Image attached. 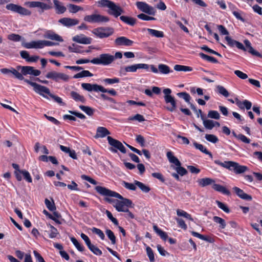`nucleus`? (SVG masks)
Returning a JSON list of instances; mask_svg holds the SVG:
<instances>
[{"instance_id":"obj_1","label":"nucleus","mask_w":262,"mask_h":262,"mask_svg":"<svg viewBox=\"0 0 262 262\" xmlns=\"http://www.w3.org/2000/svg\"><path fill=\"white\" fill-rule=\"evenodd\" d=\"M95 189L101 195L114 197L120 199V200H115L112 199L105 198V200L107 202L114 203V207L118 212L128 211L127 207L132 206V202L130 200L123 198L115 191L100 186H96Z\"/></svg>"},{"instance_id":"obj_2","label":"nucleus","mask_w":262,"mask_h":262,"mask_svg":"<svg viewBox=\"0 0 262 262\" xmlns=\"http://www.w3.org/2000/svg\"><path fill=\"white\" fill-rule=\"evenodd\" d=\"M214 162L223 168L233 171L235 174H242L248 170L247 166L239 165L238 163L232 161H225L224 162L219 160H215Z\"/></svg>"},{"instance_id":"obj_3","label":"nucleus","mask_w":262,"mask_h":262,"mask_svg":"<svg viewBox=\"0 0 262 262\" xmlns=\"http://www.w3.org/2000/svg\"><path fill=\"white\" fill-rule=\"evenodd\" d=\"M115 60L113 55L108 53L101 54L99 57L94 58L91 60L94 64L107 66L111 64Z\"/></svg>"},{"instance_id":"obj_4","label":"nucleus","mask_w":262,"mask_h":262,"mask_svg":"<svg viewBox=\"0 0 262 262\" xmlns=\"http://www.w3.org/2000/svg\"><path fill=\"white\" fill-rule=\"evenodd\" d=\"M149 67L153 73H158V70L154 65L149 66L146 63H137L126 66L124 67V71L125 72H136L138 69H144L148 71Z\"/></svg>"},{"instance_id":"obj_5","label":"nucleus","mask_w":262,"mask_h":262,"mask_svg":"<svg viewBox=\"0 0 262 262\" xmlns=\"http://www.w3.org/2000/svg\"><path fill=\"white\" fill-rule=\"evenodd\" d=\"M166 156L169 162L174 164L177 166L175 169L178 174L183 176L187 173L186 169L181 166V162L177 157L173 155L171 151H168L166 153Z\"/></svg>"},{"instance_id":"obj_6","label":"nucleus","mask_w":262,"mask_h":262,"mask_svg":"<svg viewBox=\"0 0 262 262\" xmlns=\"http://www.w3.org/2000/svg\"><path fill=\"white\" fill-rule=\"evenodd\" d=\"M92 33L100 38H106L112 35L114 29L110 27H99L93 30Z\"/></svg>"},{"instance_id":"obj_7","label":"nucleus","mask_w":262,"mask_h":262,"mask_svg":"<svg viewBox=\"0 0 262 262\" xmlns=\"http://www.w3.org/2000/svg\"><path fill=\"white\" fill-rule=\"evenodd\" d=\"M107 140L108 141L109 144L111 146L115 148H114L113 147H111L110 148V150L112 152L116 153L117 152V149H118L123 154H125L126 152V148L121 142L113 138L111 136H107Z\"/></svg>"},{"instance_id":"obj_8","label":"nucleus","mask_w":262,"mask_h":262,"mask_svg":"<svg viewBox=\"0 0 262 262\" xmlns=\"http://www.w3.org/2000/svg\"><path fill=\"white\" fill-rule=\"evenodd\" d=\"M46 77L48 79H51L56 82H58L60 80L64 81H68L70 79V77L68 75L63 73L57 72L54 71L48 72L46 74Z\"/></svg>"},{"instance_id":"obj_9","label":"nucleus","mask_w":262,"mask_h":262,"mask_svg":"<svg viewBox=\"0 0 262 262\" xmlns=\"http://www.w3.org/2000/svg\"><path fill=\"white\" fill-rule=\"evenodd\" d=\"M25 82L33 87L34 91L39 95L46 97L44 94H48L50 96L51 93L50 90L43 85H39L35 82H32L28 79H25Z\"/></svg>"},{"instance_id":"obj_10","label":"nucleus","mask_w":262,"mask_h":262,"mask_svg":"<svg viewBox=\"0 0 262 262\" xmlns=\"http://www.w3.org/2000/svg\"><path fill=\"white\" fill-rule=\"evenodd\" d=\"M164 94V99L166 103H170L171 106L167 107L168 110L170 112H173L176 108V102L173 97L170 95L171 90L169 88H166L163 90V91Z\"/></svg>"},{"instance_id":"obj_11","label":"nucleus","mask_w":262,"mask_h":262,"mask_svg":"<svg viewBox=\"0 0 262 262\" xmlns=\"http://www.w3.org/2000/svg\"><path fill=\"white\" fill-rule=\"evenodd\" d=\"M85 21L90 23L107 22L109 18L107 16H103L100 14H94L92 15H86L84 17Z\"/></svg>"},{"instance_id":"obj_12","label":"nucleus","mask_w":262,"mask_h":262,"mask_svg":"<svg viewBox=\"0 0 262 262\" xmlns=\"http://www.w3.org/2000/svg\"><path fill=\"white\" fill-rule=\"evenodd\" d=\"M6 8L7 10L17 13L23 15H30L31 12L27 9L14 4H9L6 5Z\"/></svg>"},{"instance_id":"obj_13","label":"nucleus","mask_w":262,"mask_h":262,"mask_svg":"<svg viewBox=\"0 0 262 262\" xmlns=\"http://www.w3.org/2000/svg\"><path fill=\"white\" fill-rule=\"evenodd\" d=\"M136 5L137 7L143 12L151 15H155L156 14V9L145 2H137Z\"/></svg>"},{"instance_id":"obj_14","label":"nucleus","mask_w":262,"mask_h":262,"mask_svg":"<svg viewBox=\"0 0 262 262\" xmlns=\"http://www.w3.org/2000/svg\"><path fill=\"white\" fill-rule=\"evenodd\" d=\"M177 95L180 97L183 98L186 102H187L190 106V108L196 113L197 117H199L200 114H202V111L201 110H197L195 106L190 102V100L191 99L190 95L186 92H180L177 94Z\"/></svg>"},{"instance_id":"obj_15","label":"nucleus","mask_w":262,"mask_h":262,"mask_svg":"<svg viewBox=\"0 0 262 262\" xmlns=\"http://www.w3.org/2000/svg\"><path fill=\"white\" fill-rule=\"evenodd\" d=\"M21 45L26 49H42L44 48V41L38 40L30 42H23Z\"/></svg>"},{"instance_id":"obj_16","label":"nucleus","mask_w":262,"mask_h":262,"mask_svg":"<svg viewBox=\"0 0 262 262\" xmlns=\"http://www.w3.org/2000/svg\"><path fill=\"white\" fill-rule=\"evenodd\" d=\"M108 13L115 17H117L123 13V9L115 3L112 2L109 8Z\"/></svg>"},{"instance_id":"obj_17","label":"nucleus","mask_w":262,"mask_h":262,"mask_svg":"<svg viewBox=\"0 0 262 262\" xmlns=\"http://www.w3.org/2000/svg\"><path fill=\"white\" fill-rule=\"evenodd\" d=\"M92 39L88 37L83 34L77 35L73 37L72 40L76 42L83 45H89L91 43Z\"/></svg>"},{"instance_id":"obj_18","label":"nucleus","mask_w":262,"mask_h":262,"mask_svg":"<svg viewBox=\"0 0 262 262\" xmlns=\"http://www.w3.org/2000/svg\"><path fill=\"white\" fill-rule=\"evenodd\" d=\"M115 42L117 46H124L127 47L132 46L134 43V41L133 40L124 36L117 38L115 40Z\"/></svg>"},{"instance_id":"obj_19","label":"nucleus","mask_w":262,"mask_h":262,"mask_svg":"<svg viewBox=\"0 0 262 262\" xmlns=\"http://www.w3.org/2000/svg\"><path fill=\"white\" fill-rule=\"evenodd\" d=\"M111 134L110 132L104 127L99 126L97 128L94 137L96 139L104 138Z\"/></svg>"},{"instance_id":"obj_20","label":"nucleus","mask_w":262,"mask_h":262,"mask_svg":"<svg viewBox=\"0 0 262 262\" xmlns=\"http://www.w3.org/2000/svg\"><path fill=\"white\" fill-rule=\"evenodd\" d=\"M59 22L64 26L70 27L77 25L79 20L77 19L63 17L60 19Z\"/></svg>"},{"instance_id":"obj_21","label":"nucleus","mask_w":262,"mask_h":262,"mask_svg":"<svg viewBox=\"0 0 262 262\" xmlns=\"http://www.w3.org/2000/svg\"><path fill=\"white\" fill-rule=\"evenodd\" d=\"M233 190L237 194V195L241 199L247 201H251L252 199V196L244 192V191L237 187H234L233 188Z\"/></svg>"},{"instance_id":"obj_22","label":"nucleus","mask_w":262,"mask_h":262,"mask_svg":"<svg viewBox=\"0 0 262 262\" xmlns=\"http://www.w3.org/2000/svg\"><path fill=\"white\" fill-rule=\"evenodd\" d=\"M44 37L46 38L50 39L53 40L63 42V39L62 37L52 31H48L46 32Z\"/></svg>"},{"instance_id":"obj_23","label":"nucleus","mask_w":262,"mask_h":262,"mask_svg":"<svg viewBox=\"0 0 262 262\" xmlns=\"http://www.w3.org/2000/svg\"><path fill=\"white\" fill-rule=\"evenodd\" d=\"M244 42L246 47L248 49L249 53H250V54L254 56L258 57H262V55L260 53H259L258 51L254 50V48L251 46V43L249 40L245 39L244 40Z\"/></svg>"},{"instance_id":"obj_24","label":"nucleus","mask_w":262,"mask_h":262,"mask_svg":"<svg viewBox=\"0 0 262 262\" xmlns=\"http://www.w3.org/2000/svg\"><path fill=\"white\" fill-rule=\"evenodd\" d=\"M236 104L241 109L246 108L247 110H250L252 106V103L247 100H245L243 102L239 101L237 98L235 99Z\"/></svg>"},{"instance_id":"obj_25","label":"nucleus","mask_w":262,"mask_h":262,"mask_svg":"<svg viewBox=\"0 0 262 262\" xmlns=\"http://www.w3.org/2000/svg\"><path fill=\"white\" fill-rule=\"evenodd\" d=\"M214 180L211 178H205L198 180L199 185L201 187H205L209 185L213 184Z\"/></svg>"},{"instance_id":"obj_26","label":"nucleus","mask_w":262,"mask_h":262,"mask_svg":"<svg viewBox=\"0 0 262 262\" xmlns=\"http://www.w3.org/2000/svg\"><path fill=\"white\" fill-rule=\"evenodd\" d=\"M70 96L71 98L76 102H80L82 103L85 102V99L84 96L75 91L71 92Z\"/></svg>"},{"instance_id":"obj_27","label":"nucleus","mask_w":262,"mask_h":262,"mask_svg":"<svg viewBox=\"0 0 262 262\" xmlns=\"http://www.w3.org/2000/svg\"><path fill=\"white\" fill-rule=\"evenodd\" d=\"M212 188L216 191L220 192L224 194L229 195L230 194V191L225 187L220 184H215V182L212 185Z\"/></svg>"},{"instance_id":"obj_28","label":"nucleus","mask_w":262,"mask_h":262,"mask_svg":"<svg viewBox=\"0 0 262 262\" xmlns=\"http://www.w3.org/2000/svg\"><path fill=\"white\" fill-rule=\"evenodd\" d=\"M194 146L197 149L202 151V152L205 154L206 155H208L211 158H212V154L202 144L198 143L194 141L193 143Z\"/></svg>"},{"instance_id":"obj_29","label":"nucleus","mask_w":262,"mask_h":262,"mask_svg":"<svg viewBox=\"0 0 262 262\" xmlns=\"http://www.w3.org/2000/svg\"><path fill=\"white\" fill-rule=\"evenodd\" d=\"M120 19L124 23L132 26H134L136 23L135 18L127 16H121Z\"/></svg>"},{"instance_id":"obj_30","label":"nucleus","mask_w":262,"mask_h":262,"mask_svg":"<svg viewBox=\"0 0 262 262\" xmlns=\"http://www.w3.org/2000/svg\"><path fill=\"white\" fill-rule=\"evenodd\" d=\"M153 229L155 231V232L158 234L159 236L164 241H166L168 238V235L167 233L159 229L157 226L154 225L153 226Z\"/></svg>"},{"instance_id":"obj_31","label":"nucleus","mask_w":262,"mask_h":262,"mask_svg":"<svg viewBox=\"0 0 262 262\" xmlns=\"http://www.w3.org/2000/svg\"><path fill=\"white\" fill-rule=\"evenodd\" d=\"M93 75V74L91 73L89 71L83 70L81 72L74 75L73 78L78 79L83 77H92Z\"/></svg>"},{"instance_id":"obj_32","label":"nucleus","mask_w":262,"mask_h":262,"mask_svg":"<svg viewBox=\"0 0 262 262\" xmlns=\"http://www.w3.org/2000/svg\"><path fill=\"white\" fill-rule=\"evenodd\" d=\"M53 3L58 13L62 14L66 11V8L62 6L59 1L54 0Z\"/></svg>"},{"instance_id":"obj_33","label":"nucleus","mask_w":262,"mask_h":262,"mask_svg":"<svg viewBox=\"0 0 262 262\" xmlns=\"http://www.w3.org/2000/svg\"><path fill=\"white\" fill-rule=\"evenodd\" d=\"M134 183L137 186H138L144 193H147L150 190V189L149 186L145 185L144 184L141 182L135 180Z\"/></svg>"},{"instance_id":"obj_34","label":"nucleus","mask_w":262,"mask_h":262,"mask_svg":"<svg viewBox=\"0 0 262 262\" xmlns=\"http://www.w3.org/2000/svg\"><path fill=\"white\" fill-rule=\"evenodd\" d=\"M204 127L208 129H212L214 127L213 121L212 120L205 119L203 116H201Z\"/></svg>"},{"instance_id":"obj_35","label":"nucleus","mask_w":262,"mask_h":262,"mask_svg":"<svg viewBox=\"0 0 262 262\" xmlns=\"http://www.w3.org/2000/svg\"><path fill=\"white\" fill-rule=\"evenodd\" d=\"M173 69L176 71H183V72H189L191 71L192 70V68L190 67L176 64L174 66Z\"/></svg>"},{"instance_id":"obj_36","label":"nucleus","mask_w":262,"mask_h":262,"mask_svg":"<svg viewBox=\"0 0 262 262\" xmlns=\"http://www.w3.org/2000/svg\"><path fill=\"white\" fill-rule=\"evenodd\" d=\"M158 69L160 73L163 74H167L172 71H171L170 68L164 64H160L158 66Z\"/></svg>"},{"instance_id":"obj_37","label":"nucleus","mask_w":262,"mask_h":262,"mask_svg":"<svg viewBox=\"0 0 262 262\" xmlns=\"http://www.w3.org/2000/svg\"><path fill=\"white\" fill-rule=\"evenodd\" d=\"M102 82L105 85H112L115 83H118L120 82L118 78L114 77L113 78H105L102 80Z\"/></svg>"},{"instance_id":"obj_38","label":"nucleus","mask_w":262,"mask_h":262,"mask_svg":"<svg viewBox=\"0 0 262 262\" xmlns=\"http://www.w3.org/2000/svg\"><path fill=\"white\" fill-rule=\"evenodd\" d=\"M32 67L30 66H17V69L18 70H21V72L23 75H27L28 74L31 75Z\"/></svg>"},{"instance_id":"obj_39","label":"nucleus","mask_w":262,"mask_h":262,"mask_svg":"<svg viewBox=\"0 0 262 262\" xmlns=\"http://www.w3.org/2000/svg\"><path fill=\"white\" fill-rule=\"evenodd\" d=\"M213 220L214 222L220 225L219 227L220 228L222 229L225 228L226 224L225 221L224 219L220 217L214 216L213 217Z\"/></svg>"},{"instance_id":"obj_40","label":"nucleus","mask_w":262,"mask_h":262,"mask_svg":"<svg viewBox=\"0 0 262 262\" xmlns=\"http://www.w3.org/2000/svg\"><path fill=\"white\" fill-rule=\"evenodd\" d=\"M148 32L152 36H155L156 37H163L164 36L163 32L160 31L149 29H147Z\"/></svg>"},{"instance_id":"obj_41","label":"nucleus","mask_w":262,"mask_h":262,"mask_svg":"<svg viewBox=\"0 0 262 262\" xmlns=\"http://www.w3.org/2000/svg\"><path fill=\"white\" fill-rule=\"evenodd\" d=\"M200 56L203 59L207 60L208 61L212 62V63H217V60L214 57L208 56L207 55L203 53H199Z\"/></svg>"},{"instance_id":"obj_42","label":"nucleus","mask_w":262,"mask_h":262,"mask_svg":"<svg viewBox=\"0 0 262 262\" xmlns=\"http://www.w3.org/2000/svg\"><path fill=\"white\" fill-rule=\"evenodd\" d=\"M71 241L72 242L73 245L75 246L77 249L80 251L82 252L84 251V248L83 246H82L78 241L74 237H71L70 238Z\"/></svg>"},{"instance_id":"obj_43","label":"nucleus","mask_w":262,"mask_h":262,"mask_svg":"<svg viewBox=\"0 0 262 262\" xmlns=\"http://www.w3.org/2000/svg\"><path fill=\"white\" fill-rule=\"evenodd\" d=\"M105 233L108 238L111 241V243L113 245H115L116 243V236L114 235L113 232L110 229H107L105 231Z\"/></svg>"},{"instance_id":"obj_44","label":"nucleus","mask_w":262,"mask_h":262,"mask_svg":"<svg viewBox=\"0 0 262 262\" xmlns=\"http://www.w3.org/2000/svg\"><path fill=\"white\" fill-rule=\"evenodd\" d=\"M68 7L70 12L72 13H76L79 11L83 10L82 7L74 4H69Z\"/></svg>"},{"instance_id":"obj_45","label":"nucleus","mask_w":262,"mask_h":262,"mask_svg":"<svg viewBox=\"0 0 262 262\" xmlns=\"http://www.w3.org/2000/svg\"><path fill=\"white\" fill-rule=\"evenodd\" d=\"M134 120H136L139 122H142L145 121V119H144V117H143V116H142L140 114H137L134 116H130L127 119L128 121H134Z\"/></svg>"},{"instance_id":"obj_46","label":"nucleus","mask_w":262,"mask_h":262,"mask_svg":"<svg viewBox=\"0 0 262 262\" xmlns=\"http://www.w3.org/2000/svg\"><path fill=\"white\" fill-rule=\"evenodd\" d=\"M89 249L95 255H101L102 254V251L95 245L90 244V246H88Z\"/></svg>"},{"instance_id":"obj_47","label":"nucleus","mask_w":262,"mask_h":262,"mask_svg":"<svg viewBox=\"0 0 262 262\" xmlns=\"http://www.w3.org/2000/svg\"><path fill=\"white\" fill-rule=\"evenodd\" d=\"M49 227L50 228L49 237L51 238L56 237L59 234L57 229L51 225H49Z\"/></svg>"},{"instance_id":"obj_48","label":"nucleus","mask_w":262,"mask_h":262,"mask_svg":"<svg viewBox=\"0 0 262 262\" xmlns=\"http://www.w3.org/2000/svg\"><path fill=\"white\" fill-rule=\"evenodd\" d=\"M45 203L46 207L50 211H53L56 209V207L53 200L52 202H51L48 199H46L45 200Z\"/></svg>"},{"instance_id":"obj_49","label":"nucleus","mask_w":262,"mask_h":262,"mask_svg":"<svg viewBox=\"0 0 262 262\" xmlns=\"http://www.w3.org/2000/svg\"><path fill=\"white\" fill-rule=\"evenodd\" d=\"M92 232L93 233L97 234L102 240H104L105 238V235L103 231L100 229L96 227H93L91 229Z\"/></svg>"},{"instance_id":"obj_50","label":"nucleus","mask_w":262,"mask_h":262,"mask_svg":"<svg viewBox=\"0 0 262 262\" xmlns=\"http://www.w3.org/2000/svg\"><path fill=\"white\" fill-rule=\"evenodd\" d=\"M79 108L89 116H92L94 114L93 109L89 106L80 105Z\"/></svg>"},{"instance_id":"obj_51","label":"nucleus","mask_w":262,"mask_h":262,"mask_svg":"<svg viewBox=\"0 0 262 262\" xmlns=\"http://www.w3.org/2000/svg\"><path fill=\"white\" fill-rule=\"evenodd\" d=\"M18 71V69L16 70L14 68H11V74L13 75L16 78L20 80H24L25 81V79L23 76L22 73H20Z\"/></svg>"},{"instance_id":"obj_52","label":"nucleus","mask_w":262,"mask_h":262,"mask_svg":"<svg viewBox=\"0 0 262 262\" xmlns=\"http://www.w3.org/2000/svg\"><path fill=\"white\" fill-rule=\"evenodd\" d=\"M216 88L217 89L218 93L224 97H228L229 96V92L224 86L222 85H217Z\"/></svg>"},{"instance_id":"obj_53","label":"nucleus","mask_w":262,"mask_h":262,"mask_svg":"<svg viewBox=\"0 0 262 262\" xmlns=\"http://www.w3.org/2000/svg\"><path fill=\"white\" fill-rule=\"evenodd\" d=\"M205 138L208 141L213 143H216L219 141L218 138L214 135L206 134Z\"/></svg>"},{"instance_id":"obj_54","label":"nucleus","mask_w":262,"mask_h":262,"mask_svg":"<svg viewBox=\"0 0 262 262\" xmlns=\"http://www.w3.org/2000/svg\"><path fill=\"white\" fill-rule=\"evenodd\" d=\"M122 186H123L125 188L130 190H135L136 189V185L132 183H129L126 182L124 181H123L121 183Z\"/></svg>"},{"instance_id":"obj_55","label":"nucleus","mask_w":262,"mask_h":262,"mask_svg":"<svg viewBox=\"0 0 262 262\" xmlns=\"http://www.w3.org/2000/svg\"><path fill=\"white\" fill-rule=\"evenodd\" d=\"M146 251L150 261L154 262L155 261V256L154 252L151 248L148 246L146 248Z\"/></svg>"},{"instance_id":"obj_56","label":"nucleus","mask_w":262,"mask_h":262,"mask_svg":"<svg viewBox=\"0 0 262 262\" xmlns=\"http://www.w3.org/2000/svg\"><path fill=\"white\" fill-rule=\"evenodd\" d=\"M19 173L23 174L24 177V179L29 183H31L32 182V178L29 173V172L26 170H21L19 171Z\"/></svg>"},{"instance_id":"obj_57","label":"nucleus","mask_w":262,"mask_h":262,"mask_svg":"<svg viewBox=\"0 0 262 262\" xmlns=\"http://www.w3.org/2000/svg\"><path fill=\"white\" fill-rule=\"evenodd\" d=\"M208 117L215 119H219L220 116L217 111H210L208 114Z\"/></svg>"},{"instance_id":"obj_58","label":"nucleus","mask_w":262,"mask_h":262,"mask_svg":"<svg viewBox=\"0 0 262 262\" xmlns=\"http://www.w3.org/2000/svg\"><path fill=\"white\" fill-rule=\"evenodd\" d=\"M215 202L217 205L218 207L220 209L223 210L224 211H225L226 213H229L230 212L229 209L225 204L217 200H216Z\"/></svg>"},{"instance_id":"obj_59","label":"nucleus","mask_w":262,"mask_h":262,"mask_svg":"<svg viewBox=\"0 0 262 262\" xmlns=\"http://www.w3.org/2000/svg\"><path fill=\"white\" fill-rule=\"evenodd\" d=\"M105 213H106L107 217L114 223V225H115L116 226L118 225L119 223H118L117 220L116 218L113 217L112 213L110 211L106 210L105 211Z\"/></svg>"},{"instance_id":"obj_60","label":"nucleus","mask_w":262,"mask_h":262,"mask_svg":"<svg viewBox=\"0 0 262 262\" xmlns=\"http://www.w3.org/2000/svg\"><path fill=\"white\" fill-rule=\"evenodd\" d=\"M68 49L70 52L78 53H82V51L79 49L78 46L74 43H73L72 46H69Z\"/></svg>"},{"instance_id":"obj_61","label":"nucleus","mask_w":262,"mask_h":262,"mask_svg":"<svg viewBox=\"0 0 262 262\" xmlns=\"http://www.w3.org/2000/svg\"><path fill=\"white\" fill-rule=\"evenodd\" d=\"M8 38L14 41H19L21 39V36L18 34H11L8 35Z\"/></svg>"},{"instance_id":"obj_62","label":"nucleus","mask_w":262,"mask_h":262,"mask_svg":"<svg viewBox=\"0 0 262 262\" xmlns=\"http://www.w3.org/2000/svg\"><path fill=\"white\" fill-rule=\"evenodd\" d=\"M60 217H61L60 214L56 211H54L53 212V215H50V219L54 221L56 223L59 224H61V222L58 220Z\"/></svg>"},{"instance_id":"obj_63","label":"nucleus","mask_w":262,"mask_h":262,"mask_svg":"<svg viewBox=\"0 0 262 262\" xmlns=\"http://www.w3.org/2000/svg\"><path fill=\"white\" fill-rule=\"evenodd\" d=\"M112 2V1L108 0H100L98 2V4L100 7L108 8Z\"/></svg>"},{"instance_id":"obj_64","label":"nucleus","mask_w":262,"mask_h":262,"mask_svg":"<svg viewBox=\"0 0 262 262\" xmlns=\"http://www.w3.org/2000/svg\"><path fill=\"white\" fill-rule=\"evenodd\" d=\"M136 141L142 147L145 146V139L142 136L140 135H137L136 138Z\"/></svg>"}]
</instances>
